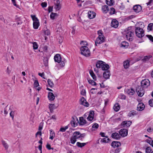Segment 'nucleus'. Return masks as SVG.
Masks as SVG:
<instances>
[{
    "mask_svg": "<svg viewBox=\"0 0 153 153\" xmlns=\"http://www.w3.org/2000/svg\"><path fill=\"white\" fill-rule=\"evenodd\" d=\"M111 136L112 138L117 140L119 139L120 137V135L116 132L113 133L111 134Z\"/></svg>",
    "mask_w": 153,
    "mask_h": 153,
    "instance_id": "a211bd4d",
    "label": "nucleus"
},
{
    "mask_svg": "<svg viewBox=\"0 0 153 153\" xmlns=\"http://www.w3.org/2000/svg\"><path fill=\"white\" fill-rule=\"evenodd\" d=\"M135 92L134 91L132 88H131L130 89H128L127 91V94L130 95H132Z\"/></svg>",
    "mask_w": 153,
    "mask_h": 153,
    "instance_id": "c756f323",
    "label": "nucleus"
},
{
    "mask_svg": "<svg viewBox=\"0 0 153 153\" xmlns=\"http://www.w3.org/2000/svg\"><path fill=\"white\" fill-rule=\"evenodd\" d=\"M33 48L34 50L37 49L38 48V45L36 42H34L33 43Z\"/></svg>",
    "mask_w": 153,
    "mask_h": 153,
    "instance_id": "37998d69",
    "label": "nucleus"
},
{
    "mask_svg": "<svg viewBox=\"0 0 153 153\" xmlns=\"http://www.w3.org/2000/svg\"><path fill=\"white\" fill-rule=\"evenodd\" d=\"M89 73L91 76V77H92L93 79L94 80H96V75H95V74L94 73L93 71H89Z\"/></svg>",
    "mask_w": 153,
    "mask_h": 153,
    "instance_id": "473e14b6",
    "label": "nucleus"
},
{
    "mask_svg": "<svg viewBox=\"0 0 153 153\" xmlns=\"http://www.w3.org/2000/svg\"><path fill=\"white\" fill-rule=\"evenodd\" d=\"M72 119L71 121V124L73 127H75L79 124V121L77 118L75 116L72 117Z\"/></svg>",
    "mask_w": 153,
    "mask_h": 153,
    "instance_id": "1a4fd4ad",
    "label": "nucleus"
},
{
    "mask_svg": "<svg viewBox=\"0 0 153 153\" xmlns=\"http://www.w3.org/2000/svg\"><path fill=\"white\" fill-rule=\"evenodd\" d=\"M119 97L122 99H124V95L123 94H121L119 96Z\"/></svg>",
    "mask_w": 153,
    "mask_h": 153,
    "instance_id": "774afa93",
    "label": "nucleus"
},
{
    "mask_svg": "<svg viewBox=\"0 0 153 153\" xmlns=\"http://www.w3.org/2000/svg\"><path fill=\"white\" fill-rule=\"evenodd\" d=\"M153 24L150 23L148 25V29L150 31L152 30V29Z\"/></svg>",
    "mask_w": 153,
    "mask_h": 153,
    "instance_id": "49530a36",
    "label": "nucleus"
},
{
    "mask_svg": "<svg viewBox=\"0 0 153 153\" xmlns=\"http://www.w3.org/2000/svg\"><path fill=\"white\" fill-rule=\"evenodd\" d=\"M55 96L51 92H49L48 94V98L51 101L55 99Z\"/></svg>",
    "mask_w": 153,
    "mask_h": 153,
    "instance_id": "412c9836",
    "label": "nucleus"
},
{
    "mask_svg": "<svg viewBox=\"0 0 153 153\" xmlns=\"http://www.w3.org/2000/svg\"><path fill=\"white\" fill-rule=\"evenodd\" d=\"M94 115H88V117L87 118V119L89 121H92L94 119Z\"/></svg>",
    "mask_w": 153,
    "mask_h": 153,
    "instance_id": "8fccbe9b",
    "label": "nucleus"
},
{
    "mask_svg": "<svg viewBox=\"0 0 153 153\" xmlns=\"http://www.w3.org/2000/svg\"><path fill=\"white\" fill-rule=\"evenodd\" d=\"M118 25V22L117 20L115 19H113L111 23V27L115 28H117Z\"/></svg>",
    "mask_w": 153,
    "mask_h": 153,
    "instance_id": "dca6fc26",
    "label": "nucleus"
},
{
    "mask_svg": "<svg viewBox=\"0 0 153 153\" xmlns=\"http://www.w3.org/2000/svg\"><path fill=\"white\" fill-rule=\"evenodd\" d=\"M57 15V14L56 13L52 12L51 13L50 15V18L53 20L55 18V16Z\"/></svg>",
    "mask_w": 153,
    "mask_h": 153,
    "instance_id": "4c0bfd02",
    "label": "nucleus"
},
{
    "mask_svg": "<svg viewBox=\"0 0 153 153\" xmlns=\"http://www.w3.org/2000/svg\"><path fill=\"white\" fill-rule=\"evenodd\" d=\"M33 27L35 29H37L38 28L39 26V20L33 22Z\"/></svg>",
    "mask_w": 153,
    "mask_h": 153,
    "instance_id": "b1692460",
    "label": "nucleus"
},
{
    "mask_svg": "<svg viewBox=\"0 0 153 153\" xmlns=\"http://www.w3.org/2000/svg\"><path fill=\"white\" fill-rule=\"evenodd\" d=\"M142 88H146L149 85L150 83V81L148 79H144L141 81L140 82Z\"/></svg>",
    "mask_w": 153,
    "mask_h": 153,
    "instance_id": "6e6552de",
    "label": "nucleus"
},
{
    "mask_svg": "<svg viewBox=\"0 0 153 153\" xmlns=\"http://www.w3.org/2000/svg\"><path fill=\"white\" fill-rule=\"evenodd\" d=\"M87 123L86 120L84 119L83 117H79V124L80 126H82L85 124H87Z\"/></svg>",
    "mask_w": 153,
    "mask_h": 153,
    "instance_id": "ddd939ff",
    "label": "nucleus"
},
{
    "mask_svg": "<svg viewBox=\"0 0 153 153\" xmlns=\"http://www.w3.org/2000/svg\"><path fill=\"white\" fill-rule=\"evenodd\" d=\"M121 145L120 142L117 141H113L111 143V146L114 148L118 147Z\"/></svg>",
    "mask_w": 153,
    "mask_h": 153,
    "instance_id": "aec40b11",
    "label": "nucleus"
},
{
    "mask_svg": "<svg viewBox=\"0 0 153 153\" xmlns=\"http://www.w3.org/2000/svg\"><path fill=\"white\" fill-rule=\"evenodd\" d=\"M47 4L46 2H42L41 3V6L43 7H45L47 6Z\"/></svg>",
    "mask_w": 153,
    "mask_h": 153,
    "instance_id": "338daca9",
    "label": "nucleus"
},
{
    "mask_svg": "<svg viewBox=\"0 0 153 153\" xmlns=\"http://www.w3.org/2000/svg\"><path fill=\"white\" fill-rule=\"evenodd\" d=\"M96 16V13L91 11H88V17L90 19H92L94 18Z\"/></svg>",
    "mask_w": 153,
    "mask_h": 153,
    "instance_id": "6ab92c4d",
    "label": "nucleus"
},
{
    "mask_svg": "<svg viewBox=\"0 0 153 153\" xmlns=\"http://www.w3.org/2000/svg\"><path fill=\"white\" fill-rule=\"evenodd\" d=\"M43 124H44V123L42 122H41L40 123V124L39 125V128H38V130L39 131H41V130L42 129L43 127Z\"/></svg>",
    "mask_w": 153,
    "mask_h": 153,
    "instance_id": "de8ad7c7",
    "label": "nucleus"
},
{
    "mask_svg": "<svg viewBox=\"0 0 153 153\" xmlns=\"http://www.w3.org/2000/svg\"><path fill=\"white\" fill-rule=\"evenodd\" d=\"M68 128V126H65V127H62L61 128L60 130L59 131H61L62 132H64Z\"/></svg>",
    "mask_w": 153,
    "mask_h": 153,
    "instance_id": "a18cd8bd",
    "label": "nucleus"
},
{
    "mask_svg": "<svg viewBox=\"0 0 153 153\" xmlns=\"http://www.w3.org/2000/svg\"><path fill=\"white\" fill-rule=\"evenodd\" d=\"M135 31L136 36L139 38H141L144 36L143 30L140 27H135Z\"/></svg>",
    "mask_w": 153,
    "mask_h": 153,
    "instance_id": "423d86ee",
    "label": "nucleus"
},
{
    "mask_svg": "<svg viewBox=\"0 0 153 153\" xmlns=\"http://www.w3.org/2000/svg\"><path fill=\"white\" fill-rule=\"evenodd\" d=\"M119 134L120 136L124 137V129H122L119 131Z\"/></svg>",
    "mask_w": 153,
    "mask_h": 153,
    "instance_id": "e433bc0d",
    "label": "nucleus"
},
{
    "mask_svg": "<svg viewBox=\"0 0 153 153\" xmlns=\"http://www.w3.org/2000/svg\"><path fill=\"white\" fill-rule=\"evenodd\" d=\"M97 33L99 36L95 41V44L96 46H97V44H100L105 41V38L103 35L102 31L99 30L97 31Z\"/></svg>",
    "mask_w": 153,
    "mask_h": 153,
    "instance_id": "f03ea898",
    "label": "nucleus"
},
{
    "mask_svg": "<svg viewBox=\"0 0 153 153\" xmlns=\"http://www.w3.org/2000/svg\"><path fill=\"white\" fill-rule=\"evenodd\" d=\"M151 151V149L150 147H147L146 149V153H150Z\"/></svg>",
    "mask_w": 153,
    "mask_h": 153,
    "instance_id": "603ef678",
    "label": "nucleus"
},
{
    "mask_svg": "<svg viewBox=\"0 0 153 153\" xmlns=\"http://www.w3.org/2000/svg\"><path fill=\"white\" fill-rule=\"evenodd\" d=\"M1 143L3 146L6 150H7L9 147L8 144L4 140H2L1 141Z\"/></svg>",
    "mask_w": 153,
    "mask_h": 153,
    "instance_id": "5701e85b",
    "label": "nucleus"
},
{
    "mask_svg": "<svg viewBox=\"0 0 153 153\" xmlns=\"http://www.w3.org/2000/svg\"><path fill=\"white\" fill-rule=\"evenodd\" d=\"M12 3L13 5L16 6V7H18L19 6L16 4V1L15 0H11Z\"/></svg>",
    "mask_w": 153,
    "mask_h": 153,
    "instance_id": "680f3d73",
    "label": "nucleus"
},
{
    "mask_svg": "<svg viewBox=\"0 0 153 153\" xmlns=\"http://www.w3.org/2000/svg\"><path fill=\"white\" fill-rule=\"evenodd\" d=\"M79 103L81 105H82L87 107H88L89 105L88 103L87 102L86 100L83 97H82L81 98L79 101Z\"/></svg>",
    "mask_w": 153,
    "mask_h": 153,
    "instance_id": "9b49d317",
    "label": "nucleus"
},
{
    "mask_svg": "<svg viewBox=\"0 0 153 153\" xmlns=\"http://www.w3.org/2000/svg\"><path fill=\"white\" fill-rule=\"evenodd\" d=\"M31 17L33 22H35L39 20L36 17L35 15H31Z\"/></svg>",
    "mask_w": 153,
    "mask_h": 153,
    "instance_id": "5fc2aeb1",
    "label": "nucleus"
},
{
    "mask_svg": "<svg viewBox=\"0 0 153 153\" xmlns=\"http://www.w3.org/2000/svg\"><path fill=\"white\" fill-rule=\"evenodd\" d=\"M149 138L150 139H147L145 141L147 143H149L150 144L151 143V142L152 140V139L151 137H149Z\"/></svg>",
    "mask_w": 153,
    "mask_h": 153,
    "instance_id": "e2e57ef3",
    "label": "nucleus"
},
{
    "mask_svg": "<svg viewBox=\"0 0 153 153\" xmlns=\"http://www.w3.org/2000/svg\"><path fill=\"white\" fill-rule=\"evenodd\" d=\"M145 106L143 103H139L137 106V110L138 111H141L143 110Z\"/></svg>",
    "mask_w": 153,
    "mask_h": 153,
    "instance_id": "2eb2a0df",
    "label": "nucleus"
},
{
    "mask_svg": "<svg viewBox=\"0 0 153 153\" xmlns=\"http://www.w3.org/2000/svg\"><path fill=\"white\" fill-rule=\"evenodd\" d=\"M48 82L51 88H52L54 85V84L53 82L49 79L48 80Z\"/></svg>",
    "mask_w": 153,
    "mask_h": 153,
    "instance_id": "c9c22d12",
    "label": "nucleus"
},
{
    "mask_svg": "<svg viewBox=\"0 0 153 153\" xmlns=\"http://www.w3.org/2000/svg\"><path fill=\"white\" fill-rule=\"evenodd\" d=\"M99 125L97 123H94L92 126V131H95L99 127Z\"/></svg>",
    "mask_w": 153,
    "mask_h": 153,
    "instance_id": "cd10ccee",
    "label": "nucleus"
},
{
    "mask_svg": "<svg viewBox=\"0 0 153 153\" xmlns=\"http://www.w3.org/2000/svg\"><path fill=\"white\" fill-rule=\"evenodd\" d=\"M44 64L45 66H46L48 65V59L47 58H44L43 59Z\"/></svg>",
    "mask_w": 153,
    "mask_h": 153,
    "instance_id": "58836bf2",
    "label": "nucleus"
},
{
    "mask_svg": "<svg viewBox=\"0 0 153 153\" xmlns=\"http://www.w3.org/2000/svg\"><path fill=\"white\" fill-rule=\"evenodd\" d=\"M34 86L35 87H37L39 85V82L37 80H35L34 83Z\"/></svg>",
    "mask_w": 153,
    "mask_h": 153,
    "instance_id": "4d7b16f0",
    "label": "nucleus"
},
{
    "mask_svg": "<svg viewBox=\"0 0 153 153\" xmlns=\"http://www.w3.org/2000/svg\"><path fill=\"white\" fill-rule=\"evenodd\" d=\"M129 115H136L137 114V112L135 111H132L130 112Z\"/></svg>",
    "mask_w": 153,
    "mask_h": 153,
    "instance_id": "864d4df0",
    "label": "nucleus"
},
{
    "mask_svg": "<svg viewBox=\"0 0 153 153\" xmlns=\"http://www.w3.org/2000/svg\"><path fill=\"white\" fill-rule=\"evenodd\" d=\"M48 118H49L48 119V121H49L50 120H51V119H53L54 120H56V117H55V115H52V116L51 117L49 116L48 117Z\"/></svg>",
    "mask_w": 153,
    "mask_h": 153,
    "instance_id": "bf43d9fd",
    "label": "nucleus"
},
{
    "mask_svg": "<svg viewBox=\"0 0 153 153\" xmlns=\"http://www.w3.org/2000/svg\"><path fill=\"white\" fill-rule=\"evenodd\" d=\"M54 60L55 62L60 63L61 60V57L59 54H56L54 56Z\"/></svg>",
    "mask_w": 153,
    "mask_h": 153,
    "instance_id": "4468645a",
    "label": "nucleus"
},
{
    "mask_svg": "<svg viewBox=\"0 0 153 153\" xmlns=\"http://www.w3.org/2000/svg\"><path fill=\"white\" fill-rule=\"evenodd\" d=\"M134 17V15H131L127 17L126 18H125V21H128V20H130Z\"/></svg>",
    "mask_w": 153,
    "mask_h": 153,
    "instance_id": "3c124183",
    "label": "nucleus"
},
{
    "mask_svg": "<svg viewBox=\"0 0 153 153\" xmlns=\"http://www.w3.org/2000/svg\"><path fill=\"white\" fill-rule=\"evenodd\" d=\"M120 108V105L119 103H117L115 104L114 107L113 109L114 110L117 112L118 111Z\"/></svg>",
    "mask_w": 153,
    "mask_h": 153,
    "instance_id": "393cba45",
    "label": "nucleus"
},
{
    "mask_svg": "<svg viewBox=\"0 0 153 153\" xmlns=\"http://www.w3.org/2000/svg\"><path fill=\"white\" fill-rule=\"evenodd\" d=\"M97 89L94 88H92L90 90V92L92 94H94L96 93L95 91H94V90H97Z\"/></svg>",
    "mask_w": 153,
    "mask_h": 153,
    "instance_id": "052dcab7",
    "label": "nucleus"
},
{
    "mask_svg": "<svg viewBox=\"0 0 153 153\" xmlns=\"http://www.w3.org/2000/svg\"><path fill=\"white\" fill-rule=\"evenodd\" d=\"M88 82L89 84H91L92 85H96V82L92 80H88Z\"/></svg>",
    "mask_w": 153,
    "mask_h": 153,
    "instance_id": "a19ab883",
    "label": "nucleus"
},
{
    "mask_svg": "<svg viewBox=\"0 0 153 153\" xmlns=\"http://www.w3.org/2000/svg\"><path fill=\"white\" fill-rule=\"evenodd\" d=\"M96 66L98 68H101L102 70H107L109 68V66L106 64L105 62L102 61H98L96 64Z\"/></svg>",
    "mask_w": 153,
    "mask_h": 153,
    "instance_id": "7ed1b4c3",
    "label": "nucleus"
},
{
    "mask_svg": "<svg viewBox=\"0 0 153 153\" xmlns=\"http://www.w3.org/2000/svg\"><path fill=\"white\" fill-rule=\"evenodd\" d=\"M86 144L85 143H80L77 142L76 143V145L78 147L82 148L85 146Z\"/></svg>",
    "mask_w": 153,
    "mask_h": 153,
    "instance_id": "72a5a7b5",
    "label": "nucleus"
},
{
    "mask_svg": "<svg viewBox=\"0 0 153 153\" xmlns=\"http://www.w3.org/2000/svg\"><path fill=\"white\" fill-rule=\"evenodd\" d=\"M132 123V122L131 121H125V126H126L127 127H129Z\"/></svg>",
    "mask_w": 153,
    "mask_h": 153,
    "instance_id": "f704fd0d",
    "label": "nucleus"
},
{
    "mask_svg": "<svg viewBox=\"0 0 153 153\" xmlns=\"http://www.w3.org/2000/svg\"><path fill=\"white\" fill-rule=\"evenodd\" d=\"M50 137L49 139L51 140H53L55 136V134L54 132L52 129L50 130Z\"/></svg>",
    "mask_w": 153,
    "mask_h": 153,
    "instance_id": "bb28decb",
    "label": "nucleus"
},
{
    "mask_svg": "<svg viewBox=\"0 0 153 153\" xmlns=\"http://www.w3.org/2000/svg\"><path fill=\"white\" fill-rule=\"evenodd\" d=\"M60 1L59 0H57L56 3L55 4V7L57 10H59L61 8L60 5Z\"/></svg>",
    "mask_w": 153,
    "mask_h": 153,
    "instance_id": "c85d7f7f",
    "label": "nucleus"
},
{
    "mask_svg": "<svg viewBox=\"0 0 153 153\" xmlns=\"http://www.w3.org/2000/svg\"><path fill=\"white\" fill-rule=\"evenodd\" d=\"M42 132L41 131H38L36 134V137L37 136V135H39L40 136H41L42 135Z\"/></svg>",
    "mask_w": 153,
    "mask_h": 153,
    "instance_id": "69168bd1",
    "label": "nucleus"
},
{
    "mask_svg": "<svg viewBox=\"0 0 153 153\" xmlns=\"http://www.w3.org/2000/svg\"><path fill=\"white\" fill-rule=\"evenodd\" d=\"M80 94L81 95L85 96L86 95V92L85 89H83L80 92Z\"/></svg>",
    "mask_w": 153,
    "mask_h": 153,
    "instance_id": "09e8293b",
    "label": "nucleus"
},
{
    "mask_svg": "<svg viewBox=\"0 0 153 153\" xmlns=\"http://www.w3.org/2000/svg\"><path fill=\"white\" fill-rule=\"evenodd\" d=\"M60 63V65L61 67H64L65 65V62L62 61L61 60Z\"/></svg>",
    "mask_w": 153,
    "mask_h": 153,
    "instance_id": "0e129e2a",
    "label": "nucleus"
},
{
    "mask_svg": "<svg viewBox=\"0 0 153 153\" xmlns=\"http://www.w3.org/2000/svg\"><path fill=\"white\" fill-rule=\"evenodd\" d=\"M115 9L113 7L110 8L109 13L111 15H112L115 13Z\"/></svg>",
    "mask_w": 153,
    "mask_h": 153,
    "instance_id": "ea45409f",
    "label": "nucleus"
},
{
    "mask_svg": "<svg viewBox=\"0 0 153 153\" xmlns=\"http://www.w3.org/2000/svg\"><path fill=\"white\" fill-rule=\"evenodd\" d=\"M56 107L54 104H50L49 105V108L50 109V111L52 112L53 109L56 108Z\"/></svg>",
    "mask_w": 153,
    "mask_h": 153,
    "instance_id": "2f4dec72",
    "label": "nucleus"
},
{
    "mask_svg": "<svg viewBox=\"0 0 153 153\" xmlns=\"http://www.w3.org/2000/svg\"><path fill=\"white\" fill-rule=\"evenodd\" d=\"M85 133L81 134L78 131H75L73 133L72 136L71 138V142L72 144H74L76 141V140L80 138L81 140H82L85 136Z\"/></svg>",
    "mask_w": 153,
    "mask_h": 153,
    "instance_id": "f257e3e1",
    "label": "nucleus"
},
{
    "mask_svg": "<svg viewBox=\"0 0 153 153\" xmlns=\"http://www.w3.org/2000/svg\"><path fill=\"white\" fill-rule=\"evenodd\" d=\"M146 36L152 42H153V37L151 35H147Z\"/></svg>",
    "mask_w": 153,
    "mask_h": 153,
    "instance_id": "6e6d98bb",
    "label": "nucleus"
},
{
    "mask_svg": "<svg viewBox=\"0 0 153 153\" xmlns=\"http://www.w3.org/2000/svg\"><path fill=\"white\" fill-rule=\"evenodd\" d=\"M152 56L151 55L147 56H144L143 60L144 61H148Z\"/></svg>",
    "mask_w": 153,
    "mask_h": 153,
    "instance_id": "c03bdc74",
    "label": "nucleus"
},
{
    "mask_svg": "<svg viewBox=\"0 0 153 153\" xmlns=\"http://www.w3.org/2000/svg\"><path fill=\"white\" fill-rule=\"evenodd\" d=\"M105 138L103 139H101V142L102 143H108L110 141V139L108 138V137L106 136L105 137Z\"/></svg>",
    "mask_w": 153,
    "mask_h": 153,
    "instance_id": "a878e982",
    "label": "nucleus"
},
{
    "mask_svg": "<svg viewBox=\"0 0 153 153\" xmlns=\"http://www.w3.org/2000/svg\"><path fill=\"white\" fill-rule=\"evenodd\" d=\"M106 4L109 6L113 5L114 3V1L113 0H106Z\"/></svg>",
    "mask_w": 153,
    "mask_h": 153,
    "instance_id": "7c9ffc66",
    "label": "nucleus"
},
{
    "mask_svg": "<svg viewBox=\"0 0 153 153\" xmlns=\"http://www.w3.org/2000/svg\"><path fill=\"white\" fill-rule=\"evenodd\" d=\"M131 27H128L126 30H125L126 38L129 41H132L134 34V32L131 30Z\"/></svg>",
    "mask_w": 153,
    "mask_h": 153,
    "instance_id": "20e7f679",
    "label": "nucleus"
},
{
    "mask_svg": "<svg viewBox=\"0 0 153 153\" xmlns=\"http://www.w3.org/2000/svg\"><path fill=\"white\" fill-rule=\"evenodd\" d=\"M133 9L134 12L137 13L142 10V7L140 5H136L133 6Z\"/></svg>",
    "mask_w": 153,
    "mask_h": 153,
    "instance_id": "f8f14e48",
    "label": "nucleus"
},
{
    "mask_svg": "<svg viewBox=\"0 0 153 153\" xmlns=\"http://www.w3.org/2000/svg\"><path fill=\"white\" fill-rule=\"evenodd\" d=\"M105 71L103 73V76L104 78L105 79H108L109 78L110 72V71L108 70Z\"/></svg>",
    "mask_w": 153,
    "mask_h": 153,
    "instance_id": "f3484780",
    "label": "nucleus"
},
{
    "mask_svg": "<svg viewBox=\"0 0 153 153\" xmlns=\"http://www.w3.org/2000/svg\"><path fill=\"white\" fill-rule=\"evenodd\" d=\"M125 69L128 68L129 66V61L128 60L125 61Z\"/></svg>",
    "mask_w": 153,
    "mask_h": 153,
    "instance_id": "79ce46f5",
    "label": "nucleus"
},
{
    "mask_svg": "<svg viewBox=\"0 0 153 153\" xmlns=\"http://www.w3.org/2000/svg\"><path fill=\"white\" fill-rule=\"evenodd\" d=\"M102 10L103 13H106L108 12L109 8L108 6L105 5L102 7Z\"/></svg>",
    "mask_w": 153,
    "mask_h": 153,
    "instance_id": "4be33fe9",
    "label": "nucleus"
},
{
    "mask_svg": "<svg viewBox=\"0 0 153 153\" xmlns=\"http://www.w3.org/2000/svg\"><path fill=\"white\" fill-rule=\"evenodd\" d=\"M11 106L9 107H8V106H7L4 109V114H7L9 112L10 115H14L16 113L14 111H11L10 110Z\"/></svg>",
    "mask_w": 153,
    "mask_h": 153,
    "instance_id": "9d476101",
    "label": "nucleus"
},
{
    "mask_svg": "<svg viewBox=\"0 0 153 153\" xmlns=\"http://www.w3.org/2000/svg\"><path fill=\"white\" fill-rule=\"evenodd\" d=\"M80 50L82 55L86 57L90 56L91 54L90 51L86 46H84L81 47Z\"/></svg>",
    "mask_w": 153,
    "mask_h": 153,
    "instance_id": "39448f33",
    "label": "nucleus"
},
{
    "mask_svg": "<svg viewBox=\"0 0 153 153\" xmlns=\"http://www.w3.org/2000/svg\"><path fill=\"white\" fill-rule=\"evenodd\" d=\"M149 105L151 107H153V99H151L149 102Z\"/></svg>",
    "mask_w": 153,
    "mask_h": 153,
    "instance_id": "13d9d810",
    "label": "nucleus"
},
{
    "mask_svg": "<svg viewBox=\"0 0 153 153\" xmlns=\"http://www.w3.org/2000/svg\"><path fill=\"white\" fill-rule=\"evenodd\" d=\"M136 91L138 96L141 97L144 94V88L140 86H137L136 88Z\"/></svg>",
    "mask_w": 153,
    "mask_h": 153,
    "instance_id": "0eeeda50",
    "label": "nucleus"
}]
</instances>
